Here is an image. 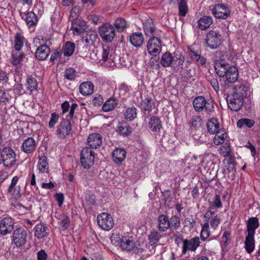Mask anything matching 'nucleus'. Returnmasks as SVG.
Wrapping results in <instances>:
<instances>
[{
	"instance_id": "obj_1",
	"label": "nucleus",
	"mask_w": 260,
	"mask_h": 260,
	"mask_svg": "<svg viewBox=\"0 0 260 260\" xmlns=\"http://www.w3.org/2000/svg\"><path fill=\"white\" fill-rule=\"evenodd\" d=\"M111 238L112 241H115L122 251H132L136 254L142 253L143 251V249L136 244L132 236L113 234Z\"/></svg>"
},
{
	"instance_id": "obj_2",
	"label": "nucleus",
	"mask_w": 260,
	"mask_h": 260,
	"mask_svg": "<svg viewBox=\"0 0 260 260\" xmlns=\"http://www.w3.org/2000/svg\"><path fill=\"white\" fill-rule=\"evenodd\" d=\"M222 37L219 31L210 30L206 34L205 42L207 46L211 49H217L222 43Z\"/></svg>"
},
{
	"instance_id": "obj_3",
	"label": "nucleus",
	"mask_w": 260,
	"mask_h": 260,
	"mask_svg": "<svg viewBox=\"0 0 260 260\" xmlns=\"http://www.w3.org/2000/svg\"><path fill=\"white\" fill-rule=\"evenodd\" d=\"M193 106L196 111L200 112L205 109L207 113L211 112L214 109V102L206 100L203 96H198L193 100Z\"/></svg>"
},
{
	"instance_id": "obj_4",
	"label": "nucleus",
	"mask_w": 260,
	"mask_h": 260,
	"mask_svg": "<svg viewBox=\"0 0 260 260\" xmlns=\"http://www.w3.org/2000/svg\"><path fill=\"white\" fill-rule=\"evenodd\" d=\"M99 34L104 42L110 43L113 41L115 37V29L111 24L104 23L99 27Z\"/></svg>"
},
{
	"instance_id": "obj_5",
	"label": "nucleus",
	"mask_w": 260,
	"mask_h": 260,
	"mask_svg": "<svg viewBox=\"0 0 260 260\" xmlns=\"http://www.w3.org/2000/svg\"><path fill=\"white\" fill-rule=\"evenodd\" d=\"M16 154L10 147H5L2 151L1 160L7 168L13 167L16 162Z\"/></svg>"
},
{
	"instance_id": "obj_6",
	"label": "nucleus",
	"mask_w": 260,
	"mask_h": 260,
	"mask_svg": "<svg viewBox=\"0 0 260 260\" xmlns=\"http://www.w3.org/2000/svg\"><path fill=\"white\" fill-rule=\"evenodd\" d=\"M94 152L90 148L86 147L81 151L80 161L85 169H89L94 162Z\"/></svg>"
},
{
	"instance_id": "obj_7",
	"label": "nucleus",
	"mask_w": 260,
	"mask_h": 260,
	"mask_svg": "<svg viewBox=\"0 0 260 260\" xmlns=\"http://www.w3.org/2000/svg\"><path fill=\"white\" fill-rule=\"evenodd\" d=\"M27 236L26 229L22 227L17 228L13 232L12 241L16 247H20L26 243Z\"/></svg>"
},
{
	"instance_id": "obj_8",
	"label": "nucleus",
	"mask_w": 260,
	"mask_h": 260,
	"mask_svg": "<svg viewBox=\"0 0 260 260\" xmlns=\"http://www.w3.org/2000/svg\"><path fill=\"white\" fill-rule=\"evenodd\" d=\"M161 41L157 37H152L148 41L147 45L148 53L151 56H156L161 51Z\"/></svg>"
},
{
	"instance_id": "obj_9",
	"label": "nucleus",
	"mask_w": 260,
	"mask_h": 260,
	"mask_svg": "<svg viewBox=\"0 0 260 260\" xmlns=\"http://www.w3.org/2000/svg\"><path fill=\"white\" fill-rule=\"evenodd\" d=\"M72 131L71 121L68 119L63 118L57 126L56 134L60 139H64L69 136Z\"/></svg>"
},
{
	"instance_id": "obj_10",
	"label": "nucleus",
	"mask_w": 260,
	"mask_h": 260,
	"mask_svg": "<svg viewBox=\"0 0 260 260\" xmlns=\"http://www.w3.org/2000/svg\"><path fill=\"white\" fill-rule=\"evenodd\" d=\"M98 225L103 230L109 231L114 226V220L112 216L107 213H102L97 217Z\"/></svg>"
},
{
	"instance_id": "obj_11",
	"label": "nucleus",
	"mask_w": 260,
	"mask_h": 260,
	"mask_svg": "<svg viewBox=\"0 0 260 260\" xmlns=\"http://www.w3.org/2000/svg\"><path fill=\"white\" fill-rule=\"evenodd\" d=\"M212 13L217 18L225 19L230 16L231 11L225 5L217 4L212 9Z\"/></svg>"
},
{
	"instance_id": "obj_12",
	"label": "nucleus",
	"mask_w": 260,
	"mask_h": 260,
	"mask_svg": "<svg viewBox=\"0 0 260 260\" xmlns=\"http://www.w3.org/2000/svg\"><path fill=\"white\" fill-rule=\"evenodd\" d=\"M200 240L199 237H193L190 240H183L182 254H186L187 251H195L200 246Z\"/></svg>"
},
{
	"instance_id": "obj_13",
	"label": "nucleus",
	"mask_w": 260,
	"mask_h": 260,
	"mask_svg": "<svg viewBox=\"0 0 260 260\" xmlns=\"http://www.w3.org/2000/svg\"><path fill=\"white\" fill-rule=\"evenodd\" d=\"M14 228V222L12 218L7 217L0 221V233L6 235L10 233Z\"/></svg>"
},
{
	"instance_id": "obj_14",
	"label": "nucleus",
	"mask_w": 260,
	"mask_h": 260,
	"mask_svg": "<svg viewBox=\"0 0 260 260\" xmlns=\"http://www.w3.org/2000/svg\"><path fill=\"white\" fill-rule=\"evenodd\" d=\"M141 98V102L140 103L139 107L141 111L145 114L147 112L149 113L155 108V103L153 99L150 96H145L143 99Z\"/></svg>"
},
{
	"instance_id": "obj_15",
	"label": "nucleus",
	"mask_w": 260,
	"mask_h": 260,
	"mask_svg": "<svg viewBox=\"0 0 260 260\" xmlns=\"http://www.w3.org/2000/svg\"><path fill=\"white\" fill-rule=\"evenodd\" d=\"M227 102L228 106L231 110L238 111L242 107L244 99L239 97H235V96L231 94L227 97Z\"/></svg>"
},
{
	"instance_id": "obj_16",
	"label": "nucleus",
	"mask_w": 260,
	"mask_h": 260,
	"mask_svg": "<svg viewBox=\"0 0 260 260\" xmlns=\"http://www.w3.org/2000/svg\"><path fill=\"white\" fill-rule=\"evenodd\" d=\"M37 143L32 137H28L24 140L21 146V150L26 154H31L35 151Z\"/></svg>"
},
{
	"instance_id": "obj_17",
	"label": "nucleus",
	"mask_w": 260,
	"mask_h": 260,
	"mask_svg": "<svg viewBox=\"0 0 260 260\" xmlns=\"http://www.w3.org/2000/svg\"><path fill=\"white\" fill-rule=\"evenodd\" d=\"M71 28L74 35H81L84 32L87 28L86 22L81 19L72 20Z\"/></svg>"
},
{
	"instance_id": "obj_18",
	"label": "nucleus",
	"mask_w": 260,
	"mask_h": 260,
	"mask_svg": "<svg viewBox=\"0 0 260 260\" xmlns=\"http://www.w3.org/2000/svg\"><path fill=\"white\" fill-rule=\"evenodd\" d=\"M228 157V158L224 160L225 165L222 169V172L224 175H228L229 176L230 173H232L231 177H233L236 172L235 156H230Z\"/></svg>"
},
{
	"instance_id": "obj_19",
	"label": "nucleus",
	"mask_w": 260,
	"mask_h": 260,
	"mask_svg": "<svg viewBox=\"0 0 260 260\" xmlns=\"http://www.w3.org/2000/svg\"><path fill=\"white\" fill-rule=\"evenodd\" d=\"M19 180L17 176H14L11 181V183L8 189V193L15 198H19L21 196V186L16 185Z\"/></svg>"
},
{
	"instance_id": "obj_20",
	"label": "nucleus",
	"mask_w": 260,
	"mask_h": 260,
	"mask_svg": "<svg viewBox=\"0 0 260 260\" xmlns=\"http://www.w3.org/2000/svg\"><path fill=\"white\" fill-rule=\"evenodd\" d=\"M103 143L102 136L98 133L90 134L87 139V144L91 149H96L100 147Z\"/></svg>"
},
{
	"instance_id": "obj_21",
	"label": "nucleus",
	"mask_w": 260,
	"mask_h": 260,
	"mask_svg": "<svg viewBox=\"0 0 260 260\" xmlns=\"http://www.w3.org/2000/svg\"><path fill=\"white\" fill-rule=\"evenodd\" d=\"M126 152L123 148H116L112 152L113 161L116 164H121L125 159Z\"/></svg>"
},
{
	"instance_id": "obj_22",
	"label": "nucleus",
	"mask_w": 260,
	"mask_h": 260,
	"mask_svg": "<svg viewBox=\"0 0 260 260\" xmlns=\"http://www.w3.org/2000/svg\"><path fill=\"white\" fill-rule=\"evenodd\" d=\"M113 51L109 46H103L100 51L101 55V60L104 62L108 61L109 62L114 61Z\"/></svg>"
},
{
	"instance_id": "obj_23",
	"label": "nucleus",
	"mask_w": 260,
	"mask_h": 260,
	"mask_svg": "<svg viewBox=\"0 0 260 260\" xmlns=\"http://www.w3.org/2000/svg\"><path fill=\"white\" fill-rule=\"evenodd\" d=\"M157 229L161 232H165L169 229L170 224L169 217L164 214L159 215L157 217Z\"/></svg>"
},
{
	"instance_id": "obj_24",
	"label": "nucleus",
	"mask_w": 260,
	"mask_h": 260,
	"mask_svg": "<svg viewBox=\"0 0 260 260\" xmlns=\"http://www.w3.org/2000/svg\"><path fill=\"white\" fill-rule=\"evenodd\" d=\"M49 233L48 228L42 223L37 224L35 227V236L39 239L48 236Z\"/></svg>"
},
{
	"instance_id": "obj_25",
	"label": "nucleus",
	"mask_w": 260,
	"mask_h": 260,
	"mask_svg": "<svg viewBox=\"0 0 260 260\" xmlns=\"http://www.w3.org/2000/svg\"><path fill=\"white\" fill-rule=\"evenodd\" d=\"M50 52V49L47 45H41L36 49L35 56L38 59L43 60L47 58Z\"/></svg>"
},
{
	"instance_id": "obj_26",
	"label": "nucleus",
	"mask_w": 260,
	"mask_h": 260,
	"mask_svg": "<svg viewBox=\"0 0 260 260\" xmlns=\"http://www.w3.org/2000/svg\"><path fill=\"white\" fill-rule=\"evenodd\" d=\"M131 44L135 47L139 48L144 43V38L142 32H136L133 33L129 37Z\"/></svg>"
},
{
	"instance_id": "obj_27",
	"label": "nucleus",
	"mask_w": 260,
	"mask_h": 260,
	"mask_svg": "<svg viewBox=\"0 0 260 260\" xmlns=\"http://www.w3.org/2000/svg\"><path fill=\"white\" fill-rule=\"evenodd\" d=\"M143 30L147 36H152L155 35V26L153 20L151 18L147 19L143 23Z\"/></svg>"
},
{
	"instance_id": "obj_28",
	"label": "nucleus",
	"mask_w": 260,
	"mask_h": 260,
	"mask_svg": "<svg viewBox=\"0 0 260 260\" xmlns=\"http://www.w3.org/2000/svg\"><path fill=\"white\" fill-rule=\"evenodd\" d=\"M94 87V85L90 81L84 82L79 86V91L82 95L88 96L93 93Z\"/></svg>"
},
{
	"instance_id": "obj_29",
	"label": "nucleus",
	"mask_w": 260,
	"mask_h": 260,
	"mask_svg": "<svg viewBox=\"0 0 260 260\" xmlns=\"http://www.w3.org/2000/svg\"><path fill=\"white\" fill-rule=\"evenodd\" d=\"M224 76L229 83H234L237 81L239 77L237 68L235 66H231Z\"/></svg>"
},
{
	"instance_id": "obj_30",
	"label": "nucleus",
	"mask_w": 260,
	"mask_h": 260,
	"mask_svg": "<svg viewBox=\"0 0 260 260\" xmlns=\"http://www.w3.org/2000/svg\"><path fill=\"white\" fill-rule=\"evenodd\" d=\"M148 127L153 132H159L162 127L160 118L158 116H152L148 122Z\"/></svg>"
},
{
	"instance_id": "obj_31",
	"label": "nucleus",
	"mask_w": 260,
	"mask_h": 260,
	"mask_svg": "<svg viewBox=\"0 0 260 260\" xmlns=\"http://www.w3.org/2000/svg\"><path fill=\"white\" fill-rule=\"evenodd\" d=\"M232 95L235 97H239L243 99L247 96V87L244 84H239L236 85L233 89Z\"/></svg>"
},
{
	"instance_id": "obj_32",
	"label": "nucleus",
	"mask_w": 260,
	"mask_h": 260,
	"mask_svg": "<svg viewBox=\"0 0 260 260\" xmlns=\"http://www.w3.org/2000/svg\"><path fill=\"white\" fill-rule=\"evenodd\" d=\"M259 226L258 218L256 217L249 218L246 223L247 234L255 235V230Z\"/></svg>"
},
{
	"instance_id": "obj_33",
	"label": "nucleus",
	"mask_w": 260,
	"mask_h": 260,
	"mask_svg": "<svg viewBox=\"0 0 260 260\" xmlns=\"http://www.w3.org/2000/svg\"><path fill=\"white\" fill-rule=\"evenodd\" d=\"M212 23V18L209 16H203L198 21V27L202 30L208 28Z\"/></svg>"
},
{
	"instance_id": "obj_34",
	"label": "nucleus",
	"mask_w": 260,
	"mask_h": 260,
	"mask_svg": "<svg viewBox=\"0 0 260 260\" xmlns=\"http://www.w3.org/2000/svg\"><path fill=\"white\" fill-rule=\"evenodd\" d=\"M244 244L247 253H251L253 252L255 247L254 235L247 234Z\"/></svg>"
},
{
	"instance_id": "obj_35",
	"label": "nucleus",
	"mask_w": 260,
	"mask_h": 260,
	"mask_svg": "<svg viewBox=\"0 0 260 260\" xmlns=\"http://www.w3.org/2000/svg\"><path fill=\"white\" fill-rule=\"evenodd\" d=\"M116 132L119 134L127 136L132 133V128L126 122H120L117 127Z\"/></svg>"
},
{
	"instance_id": "obj_36",
	"label": "nucleus",
	"mask_w": 260,
	"mask_h": 260,
	"mask_svg": "<svg viewBox=\"0 0 260 260\" xmlns=\"http://www.w3.org/2000/svg\"><path fill=\"white\" fill-rule=\"evenodd\" d=\"M207 127L208 131L211 134H215V133L220 131L219 129V125L217 119L215 118H211L208 120L207 123Z\"/></svg>"
},
{
	"instance_id": "obj_37",
	"label": "nucleus",
	"mask_w": 260,
	"mask_h": 260,
	"mask_svg": "<svg viewBox=\"0 0 260 260\" xmlns=\"http://www.w3.org/2000/svg\"><path fill=\"white\" fill-rule=\"evenodd\" d=\"M25 38L20 32L16 34L14 38L13 47L15 51H20L24 45Z\"/></svg>"
},
{
	"instance_id": "obj_38",
	"label": "nucleus",
	"mask_w": 260,
	"mask_h": 260,
	"mask_svg": "<svg viewBox=\"0 0 260 260\" xmlns=\"http://www.w3.org/2000/svg\"><path fill=\"white\" fill-rule=\"evenodd\" d=\"M231 66L227 63H216L214 68L216 74L219 77H224Z\"/></svg>"
},
{
	"instance_id": "obj_39",
	"label": "nucleus",
	"mask_w": 260,
	"mask_h": 260,
	"mask_svg": "<svg viewBox=\"0 0 260 260\" xmlns=\"http://www.w3.org/2000/svg\"><path fill=\"white\" fill-rule=\"evenodd\" d=\"M174 60L172 54L167 52L161 55L160 63L164 68L170 67Z\"/></svg>"
},
{
	"instance_id": "obj_40",
	"label": "nucleus",
	"mask_w": 260,
	"mask_h": 260,
	"mask_svg": "<svg viewBox=\"0 0 260 260\" xmlns=\"http://www.w3.org/2000/svg\"><path fill=\"white\" fill-rule=\"evenodd\" d=\"M96 37V34L93 31L88 32L83 37L81 42L86 46H89L93 44Z\"/></svg>"
},
{
	"instance_id": "obj_41",
	"label": "nucleus",
	"mask_w": 260,
	"mask_h": 260,
	"mask_svg": "<svg viewBox=\"0 0 260 260\" xmlns=\"http://www.w3.org/2000/svg\"><path fill=\"white\" fill-rule=\"evenodd\" d=\"M25 21L29 27L35 26L38 23V18L33 12H28L25 14Z\"/></svg>"
},
{
	"instance_id": "obj_42",
	"label": "nucleus",
	"mask_w": 260,
	"mask_h": 260,
	"mask_svg": "<svg viewBox=\"0 0 260 260\" xmlns=\"http://www.w3.org/2000/svg\"><path fill=\"white\" fill-rule=\"evenodd\" d=\"M117 105V101L115 98H110L108 99L103 106L102 109L107 112L114 110Z\"/></svg>"
},
{
	"instance_id": "obj_43",
	"label": "nucleus",
	"mask_w": 260,
	"mask_h": 260,
	"mask_svg": "<svg viewBox=\"0 0 260 260\" xmlns=\"http://www.w3.org/2000/svg\"><path fill=\"white\" fill-rule=\"evenodd\" d=\"M113 26L118 32H123L128 27L126 21L122 18H117L113 24Z\"/></svg>"
},
{
	"instance_id": "obj_44",
	"label": "nucleus",
	"mask_w": 260,
	"mask_h": 260,
	"mask_svg": "<svg viewBox=\"0 0 260 260\" xmlns=\"http://www.w3.org/2000/svg\"><path fill=\"white\" fill-rule=\"evenodd\" d=\"M211 235V231L209 227V221L207 220L202 226L200 234L201 239L202 241H205Z\"/></svg>"
},
{
	"instance_id": "obj_45",
	"label": "nucleus",
	"mask_w": 260,
	"mask_h": 260,
	"mask_svg": "<svg viewBox=\"0 0 260 260\" xmlns=\"http://www.w3.org/2000/svg\"><path fill=\"white\" fill-rule=\"evenodd\" d=\"M57 218L58 219V222L62 230L64 231L67 229L70 223L69 217L65 214H61L58 215Z\"/></svg>"
},
{
	"instance_id": "obj_46",
	"label": "nucleus",
	"mask_w": 260,
	"mask_h": 260,
	"mask_svg": "<svg viewBox=\"0 0 260 260\" xmlns=\"http://www.w3.org/2000/svg\"><path fill=\"white\" fill-rule=\"evenodd\" d=\"M215 136L213 139L214 143L218 145L223 144L224 142L225 139L227 137V134L224 129H221L220 131L215 133Z\"/></svg>"
},
{
	"instance_id": "obj_47",
	"label": "nucleus",
	"mask_w": 260,
	"mask_h": 260,
	"mask_svg": "<svg viewBox=\"0 0 260 260\" xmlns=\"http://www.w3.org/2000/svg\"><path fill=\"white\" fill-rule=\"evenodd\" d=\"M38 82L37 79L31 76L27 77L26 83L25 84L26 89L30 92L34 91L37 89Z\"/></svg>"
},
{
	"instance_id": "obj_48",
	"label": "nucleus",
	"mask_w": 260,
	"mask_h": 260,
	"mask_svg": "<svg viewBox=\"0 0 260 260\" xmlns=\"http://www.w3.org/2000/svg\"><path fill=\"white\" fill-rule=\"evenodd\" d=\"M38 168L42 173L47 172L49 171V164L47 157L43 156L39 158Z\"/></svg>"
},
{
	"instance_id": "obj_49",
	"label": "nucleus",
	"mask_w": 260,
	"mask_h": 260,
	"mask_svg": "<svg viewBox=\"0 0 260 260\" xmlns=\"http://www.w3.org/2000/svg\"><path fill=\"white\" fill-rule=\"evenodd\" d=\"M10 90H0V103L5 105L10 104L12 96L9 93Z\"/></svg>"
},
{
	"instance_id": "obj_50",
	"label": "nucleus",
	"mask_w": 260,
	"mask_h": 260,
	"mask_svg": "<svg viewBox=\"0 0 260 260\" xmlns=\"http://www.w3.org/2000/svg\"><path fill=\"white\" fill-rule=\"evenodd\" d=\"M137 116V109L135 107L127 108L124 113V117L130 121H133Z\"/></svg>"
},
{
	"instance_id": "obj_51",
	"label": "nucleus",
	"mask_w": 260,
	"mask_h": 260,
	"mask_svg": "<svg viewBox=\"0 0 260 260\" xmlns=\"http://www.w3.org/2000/svg\"><path fill=\"white\" fill-rule=\"evenodd\" d=\"M75 45L71 42H67L63 47V53L64 56L69 57L74 52Z\"/></svg>"
},
{
	"instance_id": "obj_52",
	"label": "nucleus",
	"mask_w": 260,
	"mask_h": 260,
	"mask_svg": "<svg viewBox=\"0 0 260 260\" xmlns=\"http://www.w3.org/2000/svg\"><path fill=\"white\" fill-rule=\"evenodd\" d=\"M24 56V54L20 51H15V50L12 51V63L14 66H18L22 61V58Z\"/></svg>"
},
{
	"instance_id": "obj_53",
	"label": "nucleus",
	"mask_w": 260,
	"mask_h": 260,
	"mask_svg": "<svg viewBox=\"0 0 260 260\" xmlns=\"http://www.w3.org/2000/svg\"><path fill=\"white\" fill-rule=\"evenodd\" d=\"M255 123L253 119L242 118L237 121V125L239 128H242L244 125H246L248 128H251L254 125Z\"/></svg>"
},
{
	"instance_id": "obj_54",
	"label": "nucleus",
	"mask_w": 260,
	"mask_h": 260,
	"mask_svg": "<svg viewBox=\"0 0 260 260\" xmlns=\"http://www.w3.org/2000/svg\"><path fill=\"white\" fill-rule=\"evenodd\" d=\"M169 221L170 229L177 230L180 226V219L177 215H172L170 218H169Z\"/></svg>"
},
{
	"instance_id": "obj_55",
	"label": "nucleus",
	"mask_w": 260,
	"mask_h": 260,
	"mask_svg": "<svg viewBox=\"0 0 260 260\" xmlns=\"http://www.w3.org/2000/svg\"><path fill=\"white\" fill-rule=\"evenodd\" d=\"M222 207V204L221 201L220 197L218 194H215L213 199L212 202L210 203L209 209H216Z\"/></svg>"
},
{
	"instance_id": "obj_56",
	"label": "nucleus",
	"mask_w": 260,
	"mask_h": 260,
	"mask_svg": "<svg viewBox=\"0 0 260 260\" xmlns=\"http://www.w3.org/2000/svg\"><path fill=\"white\" fill-rule=\"evenodd\" d=\"M179 15L184 17L188 12V6L185 0H180L178 4Z\"/></svg>"
},
{
	"instance_id": "obj_57",
	"label": "nucleus",
	"mask_w": 260,
	"mask_h": 260,
	"mask_svg": "<svg viewBox=\"0 0 260 260\" xmlns=\"http://www.w3.org/2000/svg\"><path fill=\"white\" fill-rule=\"evenodd\" d=\"M161 237L160 235L155 230L151 231L149 235L148 239L151 245L157 243Z\"/></svg>"
},
{
	"instance_id": "obj_58",
	"label": "nucleus",
	"mask_w": 260,
	"mask_h": 260,
	"mask_svg": "<svg viewBox=\"0 0 260 260\" xmlns=\"http://www.w3.org/2000/svg\"><path fill=\"white\" fill-rule=\"evenodd\" d=\"M64 77L65 79L69 80H74L76 77V72L75 70L72 68L66 69L64 72Z\"/></svg>"
},
{
	"instance_id": "obj_59",
	"label": "nucleus",
	"mask_w": 260,
	"mask_h": 260,
	"mask_svg": "<svg viewBox=\"0 0 260 260\" xmlns=\"http://www.w3.org/2000/svg\"><path fill=\"white\" fill-rule=\"evenodd\" d=\"M59 116L56 113H52L51 114V117L48 123V126L50 128H54L55 125L58 121Z\"/></svg>"
},
{
	"instance_id": "obj_60",
	"label": "nucleus",
	"mask_w": 260,
	"mask_h": 260,
	"mask_svg": "<svg viewBox=\"0 0 260 260\" xmlns=\"http://www.w3.org/2000/svg\"><path fill=\"white\" fill-rule=\"evenodd\" d=\"M184 57L182 56H179L174 60V69L177 71H179L183 69L184 63Z\"/></svg>"
},
{
	"instance_id": "obj_61",
	"label": "nucleus",
	"mask_w": 260,
	"mask_h": 260,
	"mask_svg": "<svg viewBox=\"0 0 260 260\" xmlns=\"http://www.w3.org/2000/svg\"><path fill=\"white\" fill-rule=\"evenodd\" d=\"M220 222V218L218 215H215L209 219V223L212 228L216 229Z\"/></svg>"
},
{
	"instance_id": "obj_62",
	"label": "nucleus",
	"mask_w": 260,
	"mask_h": 260,
	"mask_svg": "<svg viewBox=\"0 0 260 260\" xmlns=\"http://www.w3.org/2000/svg\"><path fill=\"white\" fill-rule=\"evenodd\" d=\"M80 13V9L78 7H74L72 9L70 12V18L73 20L78 19Z\"/></svg>"
},
{
	"instance_id": "obj_63",
	"label": "nucleus",
	"mask_w": 260,
	"mask_h": 260,
	"mask_svg": "<svg viewBox=\"0 0 260 260\" xmlns=\"http://www.w3.org/2000/svg\"><path fill=\"white\" fill-rule=\"evenodd\" d=\"M202 121L203 120L200 116L197 115L193 116L192 119V126L196 128L201 127Z\"/></svg>"
},
{
	"instance_id": "obj_64",
	"label": "nucleus",
	"mask_w": 260,
	"mask_h": 260,
	"mask_svg": "<svg viewBox=\"0 0 260 260\" xmlns=\"http://www.w3.org/2000/svg\"><path fill=\"white\" fill-rule=\"evenodd\" d=\"M190 52V56L192 60L196 61L197 59H199L201 56L200 53L196 51L194 48L190 47L188 48Z\"/></svg>"
}]
</instances>
